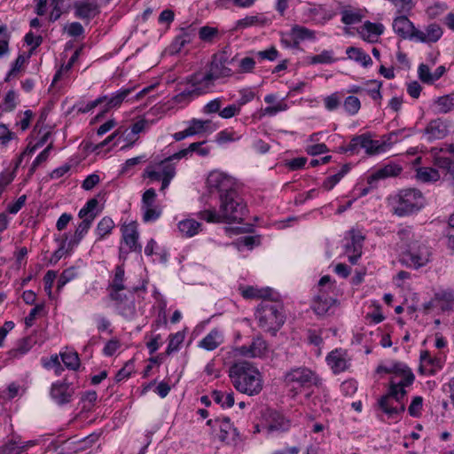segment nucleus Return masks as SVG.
<instances>
[{"instance_id": "1", "label": "nucleus", "mask_w": 454, "mask_h": 454, "mask_svg": "<svg viewBox=\"0 0 454 454\" xmlns=\"http://www.w3.org/2000/svg\"><path fill=\"white\" fill-rule=\"evenodd\" d=\"M399 237L398 250L399 262L408 267L419 269L429 262L430 252L428 247L415 239L409 229H403L397 233Z\"/></svg>"}, {"instance_id": "2", "label": "nucleus", "mask_w": 454, "mask_h": 454, "mask_svg": "<svg viewBox=\"0 0 454 454\" xmlns=\"http://www.w3.org/2000/svg\"><path fill=\"white\" fill-rule=\"evenodd\" d=\"M233 387L240 393L254 395L262 389V380L258 369L247 361L234 363L229 369Z\"/></svg>"}, {"instance_id": "3", "label": "nucleus", "mask_w": 454, "mask_h": 454, "mask_svg": "<svg viewBox=\"0 0 454 454\" xmlns=\"http://www.w3.org/2000/svg\"><path fill=\"white\" fill-rule=\"evenodd\" d=\"M196 147H198L197 144H191L187 148L182 149L160 160L158 164L159 170L148 166L145 170L144 177H147L151 182L161 181L160 191L164 192L176 176V167L171 161L186 158L193 153Z\"/></svg>"}, {"instance_id": "4", "label": "nucleus", "mask_w": 454, "mask_h": 454, "mask_svg": "<svg viewBox=\"0 0 454 454\" xmlns=\"http://www.w3.org/2000/svg\"><path fill=\"white\" fill-rule=\"evenodd\" d=\"M237 56L238 54L231 56V50L229 45L215 53L212 56L208 72L203 75L201 74L203 79L206 80V83L212 86L215 80L231 76L233 72L227 65L236 61Z\"/></svg>"}, {"instance_id": "5", "label": "nucleus", "mask_w": 454, "mask_h": 454, "mask_svg": "<svg viewBox=\"0 0 454 454\" xmlns=\"http://www.w3.org/2000/svg\"><path fill=\"white\" fill-rule=\"evenodd\" d=\"M282 306L278 302L262 301L257 307L255 317L259 326L275 334L285 322Z\"/></svg>"}, {"instance_id": "6", "label": "nucleus", "mask_w": 454, "mask_h": 454, "mask_svg": "<svg viewBox=\"0 0 454 454\" xmlns=\"http://www.w3.org/2000/svg\"><path fill=\"white\" fill-rule=\"evenodd\" d=\"M219 209L225 223H240L243 220L247 205L236 189L219 195Z\"/></svg>"}, {"instance_id": "7", "label": "nucleus", "mask_w": 454, "mask_h": 454, "mask_svg": "<svg viewBox=\"0 0 454 454\" xmlns=\"http://www.w3.org/2000/svg\"><path fill=\"white\" fill-rule=\"evenodd\" d=\"M394 214L404 216L420 210L425 205L422 192L415 188L403 189L393 198Z\"/></svg>"}, {"instance_id": "8", "label": "nucleus", "mask_w": 454, "mask_h": 454, "mask_svg": "<svg viewBox=\"0 0 454 454\" xmlns=\"http://www.w3.org/2000/svg\"><path fill=\"white\" fill-rule=\"evenodd\" d=\"M206 83L200 74H193L186 78V86L182 89L179 84V92L173 97V101L176 104L187 105L194 98L203 95L210 88Z\"/></svg>"}, {"instance_id": "9", "label": "nucleus", "mask_w": 454, "mask_h": 454, "mask_svg": "<svg viewBox=\"0 0 454 454\" xmlns=\"http://www.w3.org/2000/svg\"><path fill=\"white\" fill-rule=\"evenodd\" d=\"M284 381L286 387L295 391V394L303 387L312 385L318 387L322 384L321 379L307 367L291 369L285 374Z\"/></svg>"}, {"instance_id": "10", "label": "nucleus", "mask_w": 454, "mask_h": 454, "mask_svg": "<svg viewBox=\"0 0 454 454\" xmlns=\"http://www.w3.org/2000/svg\"><path fill=\"white\" fill-rule=\"evenodd\" d=\"M434 165L444 173L443 178L448 182L454 194V145H448L446 147L432 148Z\"/></svg>"}, {"instance_id": "11", "label": "nucleus", "mask_w": 454, "mask_h": 454, "mask_svg": "<svg viewBox=\"0 0 454 454\" xmlns=\"http://www.w3.org/2000/svg\"><path fill=\"white\" fill-rule=\"evenodd\" d=\"M394 386L389 387L388 393L379 400L380 408L388 417H395L405 411V403L403 398L406 395L405 389H400L398 392L395 390Z\"/></svg>"}, {"instance_id": "12", "label": "nucleus", "mask_w": 454, "mask_h": 454, "mask_svg": "<svg viewBox=\"0 0 454 454\" xmlns=\"http://www.w3.org/2000/svg\"><path fill=\"white\" fill-rule=\"evenodd\" d=\"M71 386L72 383L67 379L52 383L50 389L51 399L59 406L69 403L74 394V389Z\"/></svg>"}, {"instance_id": "13", "label": "nucleus", "mask_w": 454, "mask_h": 454, "mask_svg": "<svg viewBox=\"0 0 454 454\" xmlns=\"http://www.w3.org/2000/svg\"><path fill=\"white\" fill-rule=\"evenodd\" d=\"M207 184L211 192L213 191H217L219 195L236 189L234 187L235 184L232 178L217 171H214L209 174L207 179Z\"/></svg>"}, {"instance_id": "14", "label": "nucleus", "mask_w": 454, "mask_h": 454, "mask_svg": "<svg viewBox=\"0 0 454 454\" xmlns=\"http://www.w3.org/2000/svg\"><path fill=\"white\" fill-rule=\"evenodd\" d=\"M268 351L267 342L261 337L256 336L249 345H243L236 348V353L248 358H262Z\"/></svg>"}, {"instance_id": "15", "label": "nucleus", "mask_w": 454, "mask_h": 454, "mask_svg": "<svg viewBox=\"0 0 454 454\" xmlns=\"http://www.w3.org/2000/svg\"><path fill=\"white\" fill-rule=\"evenodd\" d=\"M74 16L90 21L100 13L97 0H78L74 4Z\"/></svg>"}, {"instance_id": "16", "label": "nucleus", "mask_w": 454, "mask_h": 454, "mask_svg": "<svg viewBox=\"0 0 454 454\" xmlns=\"http://www.w3.org/2000/svg\"><path fill=\"white\" fill-rule=\"evenodd\" d=\"M450 133V126L447 121L436 119L431 121L424 129V136L427 141L442 139Z\"/></svg>"}, {"instance_id": "17", "label": "nucleus", "mask_w": 454, "mask_h": 454, "mask_svg": "<svg viewBox=\"0 0 454 454\" xmlns=\"http://www.w3.org/2000/svg\"><path fill=\"white\" fill-rule=\"evenodd\" d=\"M335 302V299L329 297L326 292L320 290L319 294L313 299L311 309L317 316H325Z\"/></svg>"}, {"instance_id": "18", "label": "nucleus", "mask_w": 454, "mask_h": 454, "mask_svg": "<svg viewBox=\"0 0 454 454\" xmlns=\"http://www.w3.org/2000/svg\"><path fill=\"white\" fill-rule=\"evenodd\" d=\"M215 422L219 423L220 434L218 437L220 441H235L239 437L238 430L231 425L229 418L215 419Z\"/></svg>"}, {"instance_id": "19", "label": "nucleus", "mask_w": 454, "mask_h": 454, "mask_svg": "<svg viewBox=\"0 0 454 454\" xmlns=\"http://www.w3.org/2000/svg\"><path fill=\"white\" fill-rule=\"evenodd\" d=\"M403 168L397 164L389 163L385 165L384 167L376 170L373 174H372L368 177V183L371 184L373 181H378L380 179H384L387 177L397 176L401 174Z\"/></svg>"}, {"instance_id": "20", "label": "nucleus", "mask_w": 454, "mask_h": 454, "mask_svg": "<svg viewBox=\"0 0 454 454\" xmlns=\"http://www.w3.org/2000/svg\"><path fill=\"white\" fill-rule=\"evenodd\" d=\"M289 35L292 37L293 48H297L301 41L314 40L316 38V35L313 30L300 25L293 26Z\"/></svg>"}, {"instance_id": "21", "label": "nucleus", "mask_w": 454, "mask_h": 454, "mask_svg": "<svg viewBox=\"0 0 454 454\" xmlns=\"http://www.w3.org/2000/svg\"><path fill=\"white\" fill-rule=\"evenodd\" d=\"M122 238L125 244L132 251L141 250V247L137 244L138 232L137 230V224L131 223L122 228Z\"/></svg>"}, {"instance_id": "22", "label": "nucleus", "mask_w": 454, "mask_h": 454, "mask_svg": "<svg viewBox=\"0 0 454 454\" xmlns=\"http://www.w3.org/2000/svg\"><path fill=\"white\" fill-rule=\"evenodd\" d=\"M395 34L403 39L411 37V31L414 28L413 23L406 16H399L395 18L392 24Z\"/></svg>"}, {"instance_id": "23", "label": "nucleus", "mask_w": 454, "mask_h": 454, "mask_svg": "<svg viewBox=\"0 0 454 454\" xmlns=\"http://www.w3.org/2000/svg\"><path fill=\"white\" fill-rule=\"evenodd\" d=\"M182 33L176 36L172 48L176 52L180 51L186 44L190 43L195 36V28L189 26L186 28L181 29Z\"/></svg>"}, {"instance_id": "24", "label": "nucleus", "mask_w": 454, "mask_h": 454, "mask_svg": "<svg viewBox=\"0 0 454 454\" xmlns=\"http://www.w3.org/2000/svg\"><path fill=\"white\" fill-rule=\"evenodd\" d=\"M365 150L367 154L372 155L383 151V145L377 140H372L370 134L359 135V149Z\"/></svg>"}, {"instance_id": "25", "label": "nucleus", "mask_w": 454, "mask_h": 454, "mask_svg": "<svg viewBox=\"0 0 454 454\" xmlns=\"http://www.w3.org/2000/svg\"><path fill=\"white\" fill-rule=\"evenodd\" d=\"M326 361L335 374L344 372L348 367L346 359L338 350L332 351L327 356Z\"/></svg>"}, {"instance_id": "26", "label": "nucleus", "mask_w": 454, "mask_h": 454, "mask_svg": "<svg viewBox=\"0 0 454 454\" xmlns=\"http://www.w3.org/2000/svg\"><path fill=\"white\" fill-rule=\"evenodd\" d=\"M178 230L183 236L191 238L201 231V223L194 219H184L178 223Z\"/></svg>"}, {"instance_id": "27", "label": "nucleus", "mask_w": 454, "mask_h": 454, "mask_svg": "<svg viewBox=\"0 0 454 454\" xmlns=\"http://www.w3.org/2000/svg\"><path fill=\"white\" fill-rule=\"evenodd\" d=\"M269 20L262 14H257L253 16H246L243 19L239 20L236 22L235 30L244 29L252 26L263 27L267 25Z\"/></svg>"}, {"instance_id": "28", "label": "nucleus", "mask_w": 454, "mask_h": 454, "mask_svg": "<svg viewBox=\"0 0 454 454\" xmlns=\"http://www.w3.org/2000/svg\"><path fill=\"white\" fill-rule=\"evenodd\" d=\"M92 223L93 222H91V218L86 220L82 219V221L76 227L74 236L68 241V248L73 249L81 242L82 238L91 227Z\"/></svg>"}, {"instance_id": "29", "label": "nucleus", "mask_w": 454, "mask_h": 454, "mask_svg": "<svg viewBox=\"0 0 454 454\" xmlns=\"http://www.w3.org/2000/svg\"><path fill=\"white\" fill-rule=\"evenodd\" d=\"M134 89L135 87L121 90L109 99L106 98V108L97 116V119L102 117L104 114L109 109L119 106L122 101L134 90Z\"/></svg>"}, {"instance_id": "30", "label": "nucleus", "mask_w": 454, "mask_h": 454, "mask_svg": "<svg viewBox=\"0 0 454 454\" xmlns=\"http://www.w3.org/2000/svg\"><path fill=\"white\" fill-rule=\"evenodd\" d=\"M346 53L349 59L359 62L364 67L372 65V58L360 48L348 47Z\"/></svg>"}, {"instance_id": "31", "label": "nucleus", "mask_w": 454, "mask_h": 454, "mask_svg": "<svg viewBox=\"0 0 454 454\" xmlns=\"http://www.w3.org/2000/svg\"><path fill=\"white\" fill-rule=\"evenodd\" d=\"M440 177V172L436 168L421 167L416 169V178L423 183L436 182Z\"/></svg>"}, {"instance_id": "32", "label": "nucleus", "mask_w": 454, "mask_h": 454, "mask_svg": "<svg viewBox=\"0 0 454 454\" xmlns=\"http://www.w3.org/2000/svg\"><path fill=\"white\" fill-rule=\"evenodd\" d=\"M269 423L271 430H286L289 427V420L276 411L270 412Z\"/></svg>"}, {"instance_id": "33", "label": "nucleus", "mask_w": 454, "mask_h": 454, "mask_svg": "<svg viewBox=\"0 0 454 454\" xmlns=\"http://www.w3.org/2000/svg\"><path fill=\"white\" fill-rule=\"evenodd\" d=\"M272 290L270 288H257L254 286H247L241 292L242 296L246 299L262 298L267 301L271 295Z\"/></svg>"}, {"instance_id": "34", "label": "nucleus", "mask_w": 454, "mask_h": 454, "mask_svg": "<svg viewBox=\"0 0 454 454\" xmlns=\"http://www.w3.org/2000/svg\"><path fill=\"white\" fill-rule=\"evenodd\" d=\"M211 396L215 403L220 404L222 408H231L234 404L233 392L224 393L220 390H214Z\"/></svg>"}, {"instance_id": "35", "label": "nucleus", "mask_w": 454, "mask_h": 454, "mask_svg": "<svg viewBox=\"0 0 454 454\" xmlns=\"http://www.w3.org/2000/svg\"><path fill=\"white\" fill-rule=\"evenodd\" d=\"M219 339V333L213 330L200 340L199 346L208 351L214 350L221 344Z\"/></svg>"}, {"instance_id": "36", "label": "nucleus", "mask_w": 454, "mask_h": 454, "mask_svg": "<svg viewBox=\"0 0 454 454\" xmlns=\"http://www.w3.org/2000/svg\"><path fill=\"white\" fill-rule=\"evenodd\" d=\"M98 205V201L97 199L93 198L89 200L86 202L85 206L79 211L78 216L83 220L90 219V217H92L91 222H93L97 216V213H95L94 211Z\"/></svg>"}, {"instance_id": "37", "label": "nucleus", "mask_w": 454, "mask_h": 454, "mask_svg": "<svg viewBox=\"0 0 454 454\" xmlns=\"http://www.w3.org/2000/svg\"><path fill=\"white\" fill-rule=\"evenodd\" d=\"M434 105L439 113L447 114L450 112L454 109V94L438 98Z\"/></svg>"}, {"instance_id": "38", "label": "nucleus", "mask_w": 454, "mask_h": 454, "mask_svg": "<svg viewBox=\"0 0 454 454\" xmlns=\"http://www.w3.org/2000/svg\"><path fill=\"white\" fill-rule=\"evenodd\" d=\"M400 377L401 380L399 381H395V377H392L390 380L389 387H392V386L395 387V390L396 392H398L400 389H404L405 387L411 385L414 381V374L411 370L406 371V372Z\"/></svg>"}, {"instance_id": "39", "label": "nucleus", "mask_w": 454, "mask_h": 454, "mask_svg": "<svg viewBox=\"0 0 454 454\" xmlns=\"http://www.w3.org/2000/svg\"><path fill=\"white\" fill-rule=\"evenodd\" d=\"M434 297L439 304V308L442 310L450 309L454 301V294L448 291L438 292L434 294Z\"/></svg>"}, {"instance_id": "40", "label": "nucleus", "mask_w": 454, "mask_h": 454, "mask_svg": "<svg viewBox=\"0 0 454 454\" xmlns=\"http://www.w3.org/2000/svg\"><path fill=\"white\" fill-rule=\"evenodd\" d=\"M78 276V269L74 266L69 267L63 270L58 280L57 290L60 291L68 282L76 278Z\"/></svg>"}, {"instance_id": "41", "label": "nucleus", "mask_w": 454, "mask_h": 454, "mask_svg": "<svg viewBox=\"0 0 454 454\" xmlns=\"http://www.w3.org/2000/svg\"><path fill=\"white\" fill-rule=\"evenodd\" d=\"M17 93L13 90H10L4 98L3 102L0 104V109L3 112H12L17 106Z\"/></svg>"}, {"instance_id": "42", "label": "nucleus", "mask_w": 454, "mask_h": 454, "mask_svg": "<svg viewBox=\"0 0 454 454\" xmlns=\"http://www.w3.org/2000/svg\"><path fill=\"white\" fill-rule=\"evenodd\" d=\"M147 121L141 119L131 126V130L126 134L125 137V140L130 142L129 145H132L137 141V137H136V136L143 132L145 129Z\"/></svg>"}, {"instance_id": "43", "label": "nucleus", "mask_w": 454, "mask_h": 454, "mask_svg": "<svg viewBox=\"0 0 454 454\" xmlns=\"http://www.w3.org/2000/svg\"><path fill=\"white\" fill-rule=\"evenodd\" d=\"M336 61L333 51L325 50L320 54L314 55L309 58V63L316 64H331Z\"/></svg>"}, {"instance_id": "44", "label": "nucleus", "mask_w": 454, "mask_h": 454, "mask_svg": "<svg viewBox=\"0 0 454 454\" xmlns=\"http://www.w3.org/2000/svg\"><path fill=\"white\" fill-rule=\"evenodd\" d=\"M199 217L201 220L207 221V223H225V219H223V216H222L220 210L216 212L215 208L200 211L199 213Z\"/></svg>"}, {"instance_id": "45", "label": "nucleus", "mask_w": 454, "mask_h": 454, "mask_svg": "<svg viewBox=\"0 0 454 454\" xmlns=\"http://www.w3.org/2000/svg\"><path fill=\"white\" fill-rule=\"evenodd\" d=\"M62 362L70 370H77L80 366V359L76 352H64L60 354Z\"/></svg>"}, {"instance_id": "46", "label": "nucleus", "mask_w": 454, "mask_h": 454, "mask_svg": "<svg viewBox=\"0 0 454 454\" xmlns=\"http://www.w3.org/2000/svg\"><path fill=\"white\" fill-rule=\"evenodd\" d=\"M114 227V221L110 217L106 216L103 217L98 223L96 231L97 234L99 236V239H103L112 231Z\"/></svg>"}, {"instance_id": "47", "label": "nucleus", "mask_w": 454, "mask_h": 454, "mask_svg": "<svg viewBox=\"0 0 454 454\" xmlns=\"http://www.w3.org/2000/svg\"><path fill=\"white\" fill-rule=\"evenodd\" d=\"M124 268L122 265H118L115 268V273L112 283L109 287L111 289H115L116 291H122L125 289L124 286Z\"/></svg>"}, {"instance_id": "48", "label": "nucleus", "mask_w": 454, "mask_h": 454, "mask_svg": "<svg viewBox=\"0 0 454 454\" xmlns=\"http://www.w3.org/2000/svg\"><path fill=\"white\" fill-rule=\"evenodd\" d=\"M351 236V244L346 245V251L348 253L352 247L353 252H359L362 248V242L364 239V237L358 231L352 230L350 231Z\"/></svg>"}, {"instance_id": "49", "label": "nucleus", "mask_w": 454, "mask_h": 454, "mask_svg": "<svg viewBox=\"0 0 454 454\" xmlns=\"http://www.w3.org/2000/svg\"><path fill=\"white\" fill-rule=\"evenodd\" d=\"M67 241V235L65 234L64 238L60 241L59 247L51 254L49 263L51 265H55L65 254L68 253V250H71L67 247L66 249V245Z\"/></svg>"}, {"instance_id": "50", "label": "nucleus", "mask_w": 454, "mask_h": 454, "mask_svg": "<svg viewBox=\"0 0 454 454\" xmlns=\"http://www.w3.org/2000/svg\"><path fill=\"white\" fill-rule=\"evenodd\" d=\"M425 31L427 43H435L442 35V27L435 23L428 25L426 27Z\"/></svg>"}, {"instance_id": "51", "label": "nucleus", "mask_w": 454, "mask_h": 454, "mask_svg": "<svg viewBox=\"0 0 454 454\" xmlns=\"http://www.w3.org/2000/svg\"><path fill=\"white\" fill-rule=\"evenodd\" d=\"M343 107L348 114L354 115L359 111L361 102L358 98L355 96H348L344 100Z\"/></svg>"}, {"instance_id": "52", "label": "nucleus", "mask_w": 454, "mask_h": 454, "mask_svg": "<svg viewBox=\"0 0 454 454\" xmlns=\"http://www.w3.org/2000/svg\"><path fill=\"white\" fill-rule=\"evenodd\" d=\"M43 365L48 370L53 369L57 376H59L64 371L58 355H53L49 359H43Z\"/></svg>"}, {"instance_id": "53", "label": "nucleus", "mask_w": 454, "mask_h": 454, "mask_svg": "<svg viewBox=\"0 0 454 454\" xmlns=\"http://www.w3.org/2000/svg\"><path fill=\"white\" fill-rule=\"evenodd\" d=\"M217 35L218 29L213 27L204 26L199 31V37L203 42H212Z\"/></svg>"}, {"instance_id": "54", "label": "nucleus", "mask_w": 454, "mask_h": 454, "mask_svg": "<svg viewBox=\"0 0 454 454\" xmlns=\"http://www.w3.org/2000/svg\"><path fill=\"white\" fill-rule=\"evenodd\" d=\"M98 399V394L94 390L86 391L82 394L81 402L83 403L82 410L90 411Z\"/></svg>"}, {"instance_id": "55", "label": "nucleus", "mask_w": 454, "mask_h": 454, "mask_svg": "<svg viewBox=\"0 0 454 454\" xmlns=\"http://www.w3.org/2000/svg\"><path fill=\"white\" fill-rule=\"evenodd\" d=\"M208 123V121H201L199 119H192L190 121L189 126L186 128L189 136H194L200 134L205 130V125Z\"/></svg>"}, {"instance_id": "56", "label": "nucleus", "mask_w": 454, "mask_h": 454, "mask_svg": "<svg viewBox=\"0 0 454 454\" xmlns=\"http://www.w3.org/2000/svg\"><path fill=\"white\" fill-rule=\"evenodd\" d=\"M184 340V335L181 333H176L169 336L168 345L166 350L168 355L178 350L180 344Z\"/></svg>"}, {"instance_id": "57", "label": "nucleus", "mask_w": 454, "mask_h": 454, "mask_svg": "<svg viewBox=\"0 0 454 454\" xmlns=\"http://www.w3.org/2000/svg\"><path fill=\"white\" fill-rule=\"evenodd\" d=\"M255 67V61L253 58L245 57L239 60V73H252Z\"/></svg>"}, {"instance_id": "58", "label": "nucleus", "mask_w": 454, "mask_h": 454, "mask_svg": "<svg viewBox=\"0 0 454 454\" xmlns=\"http://www.w3.org/2000/svg\"><path fill=\"white\" fill-rule=\"evenodd\" d=\"M156 196L154 189H147L142 195V208L153 207Z\"/></svg>"}, {"instance_id": "59", "label": "nucleus", "mask_w": 454, "mask_h": 454, "mask_svg": "<svg viewBox=\"0 0 454 454\" xmlns=\"http://www.w3.org/2000/svg\"><path fill=\"white\" fill-rule=\"evenodd\" d=\"M419 78L425 83H433V74L430 72L429 67L426 64H420L418 68Z\"/></svg>"}, {"instance_id": "60", "label": "nucleus", "mask_w": 454, "mask_h": 454, "mask_svg": "<svg viewBox=\"0 0 454 454\" xmlns=\"http://www.w3.org/2000/svg\"><path fill=\"white\" fill-rule=\"evenodd\" d=\"M423 405V399L421 396H415L409 408L408 412L411 417H419Z\"/></svg>"}, {"instance_id": "61", "label": "nucleus", "mask_w": 454, "mask_h": 454, "mask_svg": "<svg viewBox=\"0 0 454 454\" xmlns=\"http://www.w3.org/2000/svg\"><path fill=\"white\" fill-rule=\"evenodd\" d=\"M56 278L57 272L55 270H48L43 277L44 290L49 297H51V289Z\"/></svg>"}, {"instance_id": "62", "label": "nucleus", "mask_w": 454, "mask_h": 454, "mask_svg": "<svg viewBox=\"0 0 454 454\" xmlns=\"http://www.w3.org/2000/svg\"><path fill=\"white\" fill-rule=\"evenodd\" d=\"M52 149V145L50 144L43 152H41L35 160L32 163L30 173H33L35 169L43 161H45L50 154L51 150Z\"/></svg>"}, {"instance_id": "63", "label": "nucleus", "mask_w": 454, "mask_h": 454, "mask_svg": "<svg viewBox=\"0 0 454 454\" xmlns=\"http://www.w3.org/2000/svg\"><path fill=\"white\" fill-rule=\"evenodd\" d=\"M144 215L143 220L145 222H153L157 220L160 215V210L158 209L155 206L150 207L143 208Z\"/></svg>"}, {"instance_id": "64", "label": "nucleus", "mask_w": 454, "mask_h": 454, "mask_svg": "<svg viewBox=\"0 0 454 454\" xmlns=\"http://www.w3.org/2000/svg\"><path fill=\"white\" fill-rule=\"evenodd\" d=\"M364 28L371 35L374 36L380 35L384 31V26L380 23H372L371 21H365Z\"/></svg>"}]
</instances>
